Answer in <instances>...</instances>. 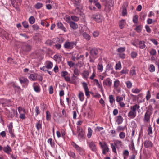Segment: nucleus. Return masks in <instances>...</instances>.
<instances>
[{
  "instance_id": "30",
  "label": "nucleus",
  "mask_w": 159,
  "mask_h": 159,
  "mask_svg": "<svg viewBox=\"0 0 159 159\" xmlns=\"http://www.w3.org/2000/svg\"><path fill=\"white\" fill-rule=\"evenodd\" d=\"M74 74H73V76L72 77V79L73 80H74V78L76 77L74 75H76L77 76H79V71L78 69L77 68L75 69L74 70Z\"/></svg>"
},
{
  "instance_id": "58",
  "label": "nucleus",
  "mask_w": 159,
  "mask_h": 159,
  "mask_svg": "<svg viewBox=\"0 0 159 159\" xmlns=\"http://www.w3.org/2000/svg\"><path fill=\"white\" fill-rule=\"evenodd\" d=\"M36 127L37 129L39 130L41 128V124L40 123V121H39L36 124Z\"/></svg>"
},
{
  "instance_id": "19",
  "label": "nucleus",
  "mask_w": 159,
  "mask_h": 159,
  "mask_svg": "<svg viewBox=\"0 0 159 159\" xmlns=\"http://www.w3.org/2000/svg\"><path fill=\"white\" fill-rule=\"evenodd\" d=\"M3 150L6 153L9 154L12 149L9 145H7L3 148Z\"/></svg>"
},
{
  "instance_id": "15",
  "label": "nucleus",
  "mask_w": 159,
  "mask_h": 159,
  "mask_svg": "<svg viewBox=\"0 0 159 159\" xmlns=\"http://www.w3.org/2000/svg\"><path fill=\"white\" fill-rule=\"evenodd\" d=\"M10 101L6 99L0 98V104H1L2 106L5 107L7 106Z\"/></svg>"
},
{
  "instance_id": "41",
  "label": "nucleus",
  "mask_w": 159,
  "mask_h": 159,
  "mask_svg": "<svg viewBox=\"0 0 159 159\" xmlns=\"http://www.w3.org/2000/svg\"><path fill=\"white\" fill-rule=\"evenodd\" d=\"M125 22V20H121L120 22V23L119 24V27H120V28L121 29H123L124 27Z\"/></svg>"
},
{
  "instance_id": "56",
  "label": "nucleus",
  "mask_w": 159,
  "mask_h": 159,
  "mask_svg": "<svg viewBox=\"0 0 159 159\" xmlns=\"http://www.w3.org/2000/svg\"><path fill=\"white\" fill-rule=\"evenodd\" d=\"M111 146L112 149V150L113 152L115 153H116L117 151H116V147L115 144H113V143L111 144Z\"/></svg>"
},
{
  "instance_id": "34",
  "label": "nucleus",
  "mask_w": 159,
  "mask_h": 159,
  "mask_svg": "<svg viewBox=\"0 0 159 159\" xmlns=\"http://www.w3.org/2000/svg\"><path fill=\"white\" fill-rule=\"evenodd\" d=\"M120 84V82L118 80H116L114 81V87L115 89L117 88Z\"/></svg>"
},
{
  "instance_id": "48",
  "label": "nucleus",
  "mask_w": 159,
  "mask_h": 159,
  "mask_svg": "<svg viewBox=\"0 0 159 159\" xmlns=\"http://www.w3.org/2000/svg\"><path fill=\"white\" fill-rule=\"evenodd\" d=\"M97 69L100 72L102 71L103 67L102 64H98L97 66Z\"/></svg>"
},
{
  "instance_id": "4",
  "label": "nucleus",
  "mask_w": 159,
  "mask_h": 159,
  "mask_svg": "<svg viewBox=\"0 0 159 159\" xmlns=\"http://www.w3.org/2000/svg\"><path fill=\"white\" fill-rule=\"evenodd\" d=\"M99 143L102 150L103 154H106L109 150L108 145L105 142H100Z\"/></svg>"
},
{
  "instance_id": "43",
  "label": "nucleus",
  "mask_w": 159,
  "mask_h": 159,
  "mask_svg": "<svg viewBox=\"0 0 159 159\" xmlns=\"http://www.w3.org/2000/svg\"><path fill=\"white\" fill-rule=\"evenodd\" d=\"M149 70L151 72H154L155 70V67L153 64H150L149 67Z\"/></svg>"
},
{
  "instance_id": "8",
  "label": "nucleus",
  "mask_w": 159,
  "mask_h": 159,
  "mask_svg": "<svg viewBox=\"0 0 159 159\" xmlns=\"http://www.w3.org/2000/svg\"><path fill=\"white\" fill-rule=\"evenodd\" d=\"M34 90L36 93H39L41 91L40 85L37 82H34L32 84Z\"/></svg>"
},
{
  "instance_id": "35",
  "label": "nucleus",
  "mask_w": 159,
  "mask_h": 159,
  "mask_svg": "<svg viewBox=\"0 0 159 159\" xmlns=\"http://www.w3.org/2000/svg\"><path fill=\"white\" fill-rule=\"evenodd\" d=\"M64 20L68 23H70L71 21H70V16L68 15H66L64 17Z\"/></svg>"
},
{
  "instance_id": "12",
  "label": "nucleus",
  "mask_w": 159,
  "mask_h": 159,
  "mask_svg": "<svg viewBox=\"0 0 159 159\" xmlns=\"http://www.w3.org/2000/svg\"><path fill=\"white\" fill-rule=\"evenodd\" d=\"M88 144L92 151L95 152L97 151V148L96 146L93 141L88 143Z\"/></svg>"
},
{
  "instance_id": "24",
  "label": "nucleus",
  "mask_w": 159,
  "mask_h": 159,
  "mask_svg": "<svg viewBox=\"0 0 159 159\" xmlns=\"http://www.w3.org/2000/svg\"><path fill=\"white\" fill-rule=\"evenodd\" d=\"M57 26L58 28L61 29L65 32H66L67 31L66 29L64 26L63 24L61 23H58L57 24Z\"/></svg>"
},
{
  "instance_id": "6",
  "label": "nucleus",
  "mask_w": 159,
  "mask_h": 159,
  "mask_svg": "<svg viewBox=\"0 0 159 159\" xmlns=\"http://www.w3.org/2000/svg\"><path fill=\"white\" fill-rule=\"evenodd\" d=\"M19 80L23 87L25 86L24 85V84H25L27 87L29 83V80L28 79L24 76L20 77L19 78Z\"/></svg>"
},
{
  "instance_id": "33",
  "label": "nucleus",
  "mask_w": 159,
  "mask_h": 159,
  "mask_svg": "<svg viewBox=\"0 0 159 159\" xmlns=\"http://www.w3.org/2000/svg\"><path fill=\"white\" fill-rule=\"evenodd\" d=\"M8 130L9 133L11 134V136L13 137V130L12 129V125L11 124H10L8 127Z\"/></svg>"
},
{
  "instance_id": "21",
  "label": "nucleus",
  "mask_w": 159,
  "mask_h": 159,
  "mask_svg": "<svg viewBox=\"0 0 159 159\" xmlns=\"http://www.w3.org/2000/svg\"><path fill=\"white\" fill-rule=\"evenodd\" d=\"M28 78L31 81H34L37 79V76L36 74H30L28 77Z\"/></svg>"
},
{
  "instance_id": "17",
  "label": "nucleus",
  "mask_w": 159,
  "mask_h": 159,
  "mask_svg": "<svg viewBox=\"0 0 159 159\" xmlns=\"http://www.w3.org/2000/svg\"><path fill=\"white\" fill-rule=\"evenodd\" d=\"M144 146L146 148H152L153 146V144L149 140H146L144 142Z\"/></svg>"
},
{
  "instance_id": "49",
  "label": "nucleus",
  "mask_w": 159,
  "mask_h": 159,
  "mask_svg": "<svg viewBox=\"0 0 159 159\" xmlns=\"http://www.w3.org/2000/svg\"><path fill=\"white\" fill-rule=\"evenodd\" d=\"M68 155L74 159L76 157L75 153L72 151H70L68 152Z\"/></svg>"
},
{
  "instance_id": "38",
  "label": "nucleus",
  "mask_w": 159,
  "mask_h": 159,
  "mask_svg": "<svg viewBox=\"0 0 159 159\" xmlns=\"http://www.w3.org/2000/svg\"><path fill=\"white\" fill-rule=\"evenodd\" d=\"M147 131L148 135L150 136H152L153 132L152 127L151 126H149Z\"/></svg>"
},
{
  "instance_id": "16",
  "label": "nucleus",
  "mask_w": 159,
  "mask_h": 159,
  "mask_svg": "<svg viewBox=\"0 0 159 159\" xmlns=\"http://www.w3.org/2000/svg\"><path fill=\"white\" fill-rule=\"evenodd\" d=\"M116 122L118 125L121 124L124 120L123 117L120 115H118L116 117Z\"/></svg>"
},
{
  "instance_id": "42",
  "label": "nucleus",
  "mask_w": 159,
  "mask_h": 159,
  "mask_svg": "<svg viewBox=\"0 0 159 159\" xmlns=\"http://www.w3.org/2000/svg\"><path fill=\"white\" fill-rule=\"evenodd\" d=\"M48 142L49 143L52 147H54V143L53 142L52 139L51 138H50L48 139Z\"/></svg>"
},
{
  "instance_id": "32",
  "label": "nucleus",
  "mask_w": 159,
  "mask_h": 159,
  "mask_svg": "<svg viewBox=\"0 0 159 159\" xmlns=\"http://www.w3.org/2000/svg\"><path fill=\"white\" fill-rule=\"evenodd\" d=\"M139 48L141 49H144L145 47V42L143 41H141L139 42Z\"/></svg>"
},
{
  "instance_id": "53",
  "label": "nucleus",
  "mask_w": 159,
  "mask_h": 159,
  "mask_svg": "<svg viewBox=\"0 0 159 159\" xmlns=\"http://www.w3.org/2000/svg\"><path fill=\"white\" fill-rule=\"evenodd\" d=\"M149 53L151 55H155L156 54L157 51L155 49L152 48L150 50Z\"/></svg>"
},
{
  "instance_id": "40",
  "label": "nucleus",
  "mask_w": 159,
  "mask_h": 159,
  "mask_svg": "<svg viewBox=\"0 0 159 159\" xmlns=\"http://www.w3.org/2000/svg\"><path fill=\"white\" fill-rule=\"evenodd\" d=\"M119 136L120 139H124L125 137V133L123 131H121L119 134Z\"/></svg>"
},
{
  "instance_id": "46",
  "label": "nucleus",
  "mask_w": 159,
  "mask_h": 159,
  "mask_svg": "<svg viewBox=\"0 0 159 159\" xmlns=\"http://www.w3.org/2000/svg\"><path fill=\"white\" fill-rule=\"evenodd\" d=\"M29 20L30 24H33L35 22V19L33 16H31L29 18Z\"/></svg>"
},
{
  "instance_id": "54",
  "label": "nucleus",
  "mask_w": 159,
  "mask_h": 159,
  "mask_svg": "<svg viewBox=\"0 0 159 159\" xmlns=\"http://www.w3.org/2000/svg\"><path fill=\"white\" fill-rule=\"evenodd\" d=\"M43 5L41 3L38 2L35 6V7L37 9H39L42 7Z\"/></svg>"
},
{
  "instance_id": "25",
  "label": "nucleus",
  "mask_w": 159,
  "mask_h": 159,
  "mask_svg": "<svg viewBox=\"0 0 159 159\" xmlns=\"http://www.w3.org/2000/svg\"><path fill=\"white\" fill-rule=\"evenodd\" d=\"M98 51L96 49H93L91 50L90 51L91 56L94 57H95V56L98 54Z\"/></svg>"
},
{
  "instance_id": "3",
  "label": "nucleus",
  "mask_w": 159,
  "mask_h": 159,
  "mask_svg": "<svg viewBox=\"0 0 159 159\" xmlns=\"http://www.w3.org/2000/svg\"><path fill=\"white\" fill-rule=\"evenodd\" d=\"M72 146L75 148L77 151L81 155H83L85 153V150L82 148L81 147L74 142L71 143Z\"/></svg>"
},
{
  "instance_id": "7",
  "label": "nucleus",
  "mask_w": 159,
  "mask_h": 159,
  "mask_svg": "<svg viewBox=\"0 0 159 159\" xmlns=\"http://www.w3.org/2000/svg\"><path fill=\"white\" fill-rule=\"evenodd\" d=\"M152 113L149 110H148L145 113L144 116L143 121L145 123H148L150 121V116Z\"/></svg>"
},
{
  "instance_id": "18",
  "label": "nucleus",
  "mask_w": 159,
  "mask_h": 159,
  "mask_svg": "<svg viewBox=\"0 0 159 159\" xmlns=\"http://www.w3.org/2000/svg\"><path fill=\"white\" fill-rule=\"evenodd\" d=\"M45 65L47 69H51L53 66L52 63L49 61H46Z\"/></svg>"
},
{
  "instance_id": "9",
  "label": "nucleus",
  "mask_w": 159,
  "mask_h": 159,
  "mask_svg": "<svg viewBox=\"0 0 159 159\" xmlns=\"http://www.w3.org/2000/svg\"><path fill=\"white\" fill-rule=\"evenodd\" d=\"M128 6V3L127 2H125L122 6L123 8L122 11V16H125L127 14L126 8Z\"/></svg>"
},
{
  "instance_id": "64",
  "label": "nucleus",
  "mask_w": 159,
  "mask_h": 159,
  "mask_svg": "<svg viewBox=\"0 0 159 159\" xmlns=\"http://www.w3.org/2000/svg\"><path fill=\"white\" fill-rule=\"evenodd\" d=\"M129 70L126 68L123 69L120 71L121 74H126L128 73Z\"/></svg>"
},
{
  "instance_id": "52",
  "label": "nucleus",
  "mask_w": 159,
  "mask_h": 159,
  "mask_svg": "<svg viewBox=\"0 0 159 159\" xmlns=\"http://www.w3.org/2000/svg\"><path fill=\"white\" fill-rule=\"evenodd\" d=\"M151 97L150 92L148 90L147 93V95L146 96V98L147 101Z\"/></svg>"
},
{
  "instance_id": "61",
  "label": "nucleus",
  "mask_w": 159,
  "mask_h": 159,
  "mask_svg": "<svg viewBox=\"0 0 159 159\" xmlns=\"http://www.w3.org/2000/svg\"><path fill=\"white\" fill-rule=\"evenodd\" d=\"M123 100V98L122 97H120L119 96H117L116 98V102L119 103Z\"/></svg>"
},
{
  "instance_id": "10",
  "label": "nucleus",
  "mask_w": 159,
  "mask_h": 159,
  "mask_svg": "<svg viewBox=\"0 0 159 159\" xmlns=\"http://www.w3.org/2000/svg\"><path fill=\"white\" fill-rule=\"evenodd\" d=\"M93 80L95 84L97 87L101 89V91L102 93H103L104 90L101 82H99L98 80L97 79H94Z\"/></svg>"
},
{
  "instance_id": "20",
  "label": "nucleus",
  "mask_w": 159,
  "mask_h": 159,
  "mask_svg": "<svg viewBox=\"0 0 159 159\" xmlns=\"http://www.w3.org/2000/svg\"><path fill=\"white\" fill-rule=\"evenodd\" d=\"M69 24L70 28L73 30H75L78 28V25L74 22L71 21Z\"/></svg>"
},
{
  "instance_id": "44",
  "label": "nucleus",
  "mask_w": 159,
  "mask_h": 159,
  "mask_svg": "<svg viewBox=\"0 0 159 159\" xmlns=\"http://www.w3.org/2000/svg\"><path fill=\"white\" fill-rule=\"evenodd\" d=\"M125 128H126V126L123 127L122 126H119L117 127V130L119 132L120 131H123L125 130Z\"/></svg>"
},
{
  "instance_id": "50",
  "label": "nucleus",
  "mask_w": 159,
  "mask_h": 159,
  "mask_svg": "<svg viewBox=\"0 0 159 159\" xmlns=\"http://www.w3.org/2000/svg\"><path fill=\"white\" fill-rule=\"evenodd\" d=\"M71 18L73 21L75 22H77L79 20V17L74 15L72 16H71Z\"/></svg>"
},
{
  "instance_id": "39",
  "label": "nucleus",
  "mask_w": 159,
  "mask_h": 159,
  "mask_svg": "<svg viewBox=\"0 0 159 159\" xmlns=\"http://www.w3.org/2000/svg\"><path fill=\"white\" fill-rule=\"evenodd\" d=\"M127 87L128 89L131 88L132 85V83L130 81H127L125 82Z\"/></svg>"
},
{
  "instance_id": "36",
  "label": "nucleus",
  "mask_w": 159,
  "mask_h": 159,
  "mask_svg": "<svg viewBox=\"0 0 159 159\" xmlns=\"http://www.w3.org/2000/svg\"><path fill=\"white\" fill-rule=\"evenodd\" d=\"M121 68V65L120 62L118 61L116 65L115 66V69L116 70H120Z\"/></svg>"
},
{
  "instance_id": "5",
  "label": "nucleus",
  "mask_w": 159,
  "mask_h": 159,
  "mask_svg": "<svg viewBox=\"0 0 159 159\" xmlns=\"http://www.w3.org/2000/svg\"><path fill=\"white\" fill-rule=\"evenodd\" d=\"M92 18L96 22L98 23H100L102 21L103 17L101 14L96 13L92 15Z\"/></svg>"
},
{
  "instance_id": "27",
  "label": "nucleus",
  "mask_w": 159,
  "mask_h": 159,
  "mask_svg": "<svg viewBox=\"0 0 159 159\" xmlns=\"http://www.w3.org/2000/svg\"><path fill=\"white\" fill-rule=\"evenodd\" d=\"M109 99L110 103L111 104H113L115 102V100L114 97V96L112 95H109Z\"/></svg>"
},
{
  "instance_id": "1",
  "label": "nucleus",
  "mask_w": 159,
  "mask_h": 159,
  "mask_svg": "<svg viewBox=\"0 0 159 159\" xmlns=\"http://www.w3.org/2000/svg\"><path fill=\"white\" fill-rule=\"evenodd\" d=\"M140 106L137 104L130 107V110L128 113V116L130 119H134L136 116L137 110L139 109Z\"/></svg>"
},
{
  "instance_id": "47",
  "label": "nucleus",
  "mask_w": 159,
  "mask_h": 159,
  "mask_svg": "<svg viewBox=\"0 0 159 159\" xmlns=\"http://www.w3.org/2000/svg\"><path fill=\"white\" fill-rule=\"evenodd\" d=\"M125 48L124 47H121L118 48L117 51L119 53H122L125 51Z\"/></svg>"
},
{
  "instance_id": "2",
  "label": "nucleus",
  "mask_w": 159,
  "mask_h": 159,
  "mask_svg": "<svg viewBox=\"0 0 159 159\" xmlns=\"http://www.w3.org/2000/svg\"><path fill=\"white\" fill-rule=\"evenodd\" d=\"M76 45V42L75 41H68L65 42L63 45L65 49L68 50L72 49Z\"/></svg>"
},
{
  "instance_id": "14",
  "label": "nucleus",
  "mask_w": 159,
  "mask_h": 159,
  "mask_svg": "<svg viewBox=\"0 0 159 159\" xmlns=\"http://www.w3.org/2000/svg\"><path fill=\"white\" fill-rule=\"evenodd\" d=\"M31 46L28 44H25L23 45L21 47L22 50L24 51H29L31 49Z\"/></svg>"
},
{
  "instance_id": "51",
  "label": "nucleus",
  "mask_w": 159,
  "mask_h": 159,
  "mask_svg": "<svg viewBox=\"0 0 159 159\" xmlns=\"http://www.w3.org/2000/svg\"><path fill=\"white\" fill-rule=\"evenodd\" d=\"M18 110L19 114H20L22 113H25V109L21 107H19L18 108Z\"/></svg>"
},
{
  "instance_id": "60",
  "label": "nucleus",
  "mask_w": 159,
  "mask_h": 159,
  "mask_svg": "<svg viewBox=\"0 0 159 159\" xmlns=\"http://www.w3.org/2000/svg\"><path fill=\"white\" fill-rule=\"evenodd\" d=\"M82 84L84 90L89 89L87 86V84L86 82H82Z\"/></svg>"
},
{
  "instance_id": "23",
  "label": "nucleus",
  "mask_w": 159,
  "mask_h": 159,
  "mask_svg": "<svg viewBox=\"0 0 159 159\" xmlns=\"http://www.w3.org/2000/svg\"><path fill=\"white\" fill-rule=\"evenodd\" d=\"M114 144L116 147L118 148H119L122 146V142L120 140H116L114 142Z\"/></svg>"
},
{
  "instance_id": "37",
  "label": "nucleus",
  "mask_w": 159,
  "mask_h": 159,
  "mask_svg": "<svg viewBox=\"0 0 159 159\" xmlns=\"http://www.w3.org/2000/svg\"><path fill=\"white\" fill-rule=\"evenodd\" d=\"M46 119L47 120H49L51 119V115L48 111H47L46 112Z\"/></svg>"
},
{
  "instance_id": "55",
  "label": "nucleus",
  "mask_w": 159,
  "mask_h": 159,
  "mask_svg": "<svg viewBox=\"0 0 159 159\" xmlns=\"http://www.w3.org/2000/svg\"><path fill=\"white\" fill-rule=\"evenodd\" d=\"M138 16L136 15L133 16V21L134 23H137L138 21Z\"/></svg>"
},
{
  "instance_id": "57",
  "label": "nucleus",
  "mask_w": 159,
  "mask_h": 159,
  "mask_svg": "<svg viewBox=\"0 0 159 159\" xmlns=\"http://www.w3.org/2000/svg\"><path fill=\"white\" fill-rule=\"evenodd\" d=\"M142 26L139 25L137 26L135 28V30L138 33H140L141 32L142 30Z\"/></svg>"
},
{
  "instance_id": "26",
  "label": "nucleus",
  "mask_w": 159,
  "mask_h": 159,
  "mask_svg": "<svg viewBox=\"0 0 159 159\" xmlns=\"http://www.w3.org/2000/svg\"><path fill=\"white\" fill-rule=\"evenodd\" d=\"M78 134V138L79 139L81 140L83 139L84 136V133L83 132V130L77 133Z\"/></svg>"
},
{
  "instance_id": "29",
  "label": "nucleus",
  "mask_w": 159,
  "mask_h": 159,
  "mask_svg": "<svg viewBox=\"0 0 159 159\" xmlns=\"http://www.w3.org/2000/svg\"><path fill=\"white\" fill-rule=\"evenodd\" d=\"M79 98L81 101H83L84 99V95L83 93L80 91L79 93Z\"/></svg>"
},
{
  "instance_id": "11",
  "label": "nucleus",
  "mask_w": 159,
  "mask_h": 159,
  "mask_svg": "<svg viewBox=\"0 0 159 159\" xmlns=\"http://www.w3.org/2000/svg\"><path fill=\"white\" fill-rule=\"evenodd\" d=\"M103 84L104 86L110 87L112 84V80L110 78H107L104 80Z\"/></svg>"
},
{
  "instance_id": "28",
  "label": "nucleus",
  "mask_w": 159,
  "mask_h": 159,
  "mask_svg": "<svg viewBox=\"0 0 159 159\" xmlns=\"http://www.w3.org/2000/svg\"><path fill=\"white\" fill-rule=\"evenodd\" d=\"M83 37L87 40H89L91 39V36L86 32H84L82 34Z\"/></svg>"
},
{
  "instance_id": "62",
  "label": "nucleus",
  "mask_w": 159,
  "mask_h": 159,
  "mask_svg": "<svg viewBox=\"0 0 159 159\" xmlns=\"http://www.w3.org/2000/svg\"><path fill=\"white\" fill-rule=\"evenodd\" d=\"M68 74V72L67 71H63L61 73V75L62 77H63L64 78L65 77L67 76Z\"/></svg>"
},
{
  "instance_id": "13",
  "label": "nucleus",
  "mask_w": 159,
  "mask_h": 159,
  "mask_svg": "<svg viewBox=\"0 0 159 159\" xmlns=\"http://www.w3.org/2000/svg\"><path fill=\"white\" fill-rule=\"evenodd\" d=\"M54 60L58 63L60 62L62 60V57L59 53H57L54 56Z\"/></svg>"
},
{
  "instance_id": "63",
  "label": "nucleus",
  "mask_w": 159,
  "mask_h": 159,
  "mask_svg": "<svg viewBox=\"0 0 159 159\" xmlns=\"http://www.w3.org/2000/svg\"><path fill=\"white\" fill-rule=\"evenodd\" d=\"M140 90L138 88L133 89L132 90V93L136 94L139 93L140 92Z\"/></svg>"
},
{
  "instance_id": "31",
  "label": "nucleus",
  "mask_w": 159,
  "mask_h": 159,
  "mask_svg": "<svg viewBox=\"0 0 159 159\" xmlns=\"http://www.w3.org/2000/svg\"><path fill=\"white\" fill-rule=\"evenodd\" d=\"M93 133V131L90 127L88 128V132L87 134V136L88 138H90L91 137Z\"/></svg>"
},
{
  "instance_id": "59",
  "label": "nucleus",
  "mask_w": 159,
  "mask_h": 159,
  "mask_svg": "<svg viewBox=\"0 0 159 159\" xmlns=\"http://www.w3.org/2000/svg\"><path fill=\"white\" fill-rule=\"evenodd\" d=\"M137 55V54L135 52L132 51L131 52V56L132 58L134 59L136 57Z\"/></svg>"
},
{
  "instance_id": "45",
  "label": "nucleus",
  "mask_w": 159,
  "mask_h": 159,
  "mask_svg": "<svg viewBox=\"0 0 159 159\" xmlns=\"http://www.w3.org/2000/svg\"><path fill=\"white\" fill-rule=\"evenodd\" d=\"M153 31L154 34H155L157 37L159 38V29H157L155 28L153 29Z\"/></svg>"
},
{
  "instance_id": "22",
  "label": "nucleus",
  "mask_w": 159,
  "mask_h": 159,
  "mask_svg": "<svg viewBox=\"0 0 159 159\" xmlns=\"http://www.w3.org/2000/svg\"><path fill=\"white\" fill-rule=\"evenodd\" d=\"M89 72L86 70H84L82 73V75L83 78L84 79H87L89 75Z\"/></svg>"
}]
</instances>
